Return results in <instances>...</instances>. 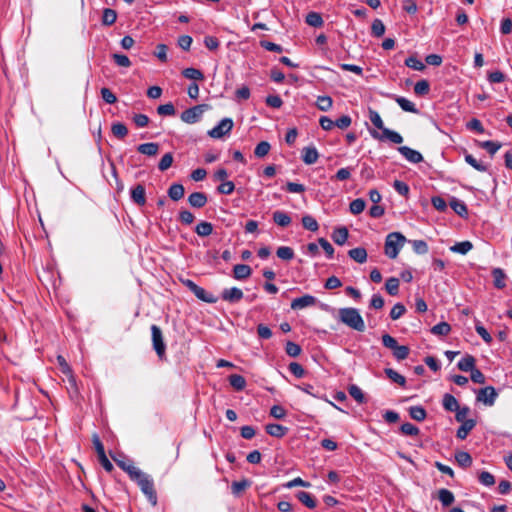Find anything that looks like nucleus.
Returning a JSON list of instances; mask_svg holds the SVG:
<instances>
[{"label": "nucleus", "mask_w": 512, "mask_h": 512, "mask_svg": "<svg viewBox=\"0 0 512 512\" xmlns=\"http://www.w3.org/2000/svg\"><path fill=\"white\" fill-rule=\"evenodd\" d=\"M473 248L472 242L466 240L462 242H457L453 246L450 247V250L454 253H459L461 255L467 254Z\"/></svg>", "instance_id": "obj_27"}, {"label": "nucleus", "mask_w": 512, "mask_h": 512, "mask_svg": "<svg viewBox=\"0 0 512 512\" xmlns=\"http://www.w3.org/2000/svg\"><path fill=\"white\" fill-rule=\"evenodd\" d=\"M131 199L139 206L146 203V193L143 185L138 184L131 190Z\"/></svg>", "instance_id": "obj_12"}, {"label": "nucleus", "mask_w": 512, "mask_h": 512, "mask_svg": "<svg viewBox=\"0 0 512 512\" xmlns=\"http://www.w3.org/2000/svg\"><path fill=\"white\" fill-rule=\"evenodd\" d=\"M117 13L115 10L106 8L103 11L102 15V24L106 26H111L116 22Z\"/></svg>", "instance_id": "obj_41"}, {"label": "nucleus", "mask_w": 512, "mask_h": 512, "mask_svg": "<svg viewBox=\"0 0 512 512\" xmlns=\"http://www.w3.org/2000/svg\"><path fill=\"white\" fill-rule=\"evenodd\" d=\"M243 296V291L237 287L224 289L221 294V298L229 303H237L243 298Z\"/></svg>", "instance_id": "obj_11"}, {"label": "nucleus", "mask_w": 512, "mask_h": 512, "mask_svg": "<svg viewBox=\"0 0 512 512\" xmlns=\"http://www.w3.org/2000/svg\"><path fill=\"white\" fill-rule=\"evenodd\" d=\"M276 254L280 259L286 260V261H289V260L293 259V257H294L293 249L288 246L279 247L276 251Z\"/></svg>", "instance_id": "obj_52"}, {"label": "nucleus", "mask_w": 512, "mask_h": 512, "mask_svg": "<svg viewBox=\"0 0 512 512\" xmlns=\"http://www.w3.org/2000/svg\"><path fill=\"white\" fill-rule=\"evenodd\" d=\"M252 274V269L249 265L246 264H236L233 267V276L237 280H243Z\"/></svg>", "instance_id": "obj_15"}, {"label": "nucleus", "mask_w": 512, "mask_h": 512, "mask_svg": "<svg viewBox=\"0 0 512 512\" xmlns=\"http://www.w3.org/2000/svg\"><path fill=\"white\" fill-rule=\"evenodd\" d=\"M348 256L357 263H365L367 261V251L363 247H356L348 251Z\"/></svg>", "instance_id": "obj_18"}, {"label": "nucleus", "mask_w": 512, "mask_h": 512, "mask_svg": "<svg viewBox=\"0 0 512 512\" xmlns=\"http://www.w3.org/2000/svg\"><path fill=\"white\" fill-rule=\"evenodd\" d=\"M399 284L400 283L398 278H388L385 283V289L390 295L395 296L399 292Z\"/></svg>", "instance_id": "obj_43"}, {"label": "nucleus", "mask_w": 512, "mask_h": 512, "mask_svg": "<svg viewBox=\"0 0 512 512\" xmlns=\"http://www.w3.org/2000/svg\"><path fill=\"white\" fill-rule=\"evenodd\" d=\"M450 207L460 217H467L468 209H467L466 204L463 201L453 197L450 201Z\"/></svg>", "instance_id": "obj_21"}, {"label": "nucleus", "mask_w": 512, "mask_h": 512, "mask_svg": "<svg viewBox=\"0 0 512 512\" xmlns=\"http://www.w3.org/2000/svg\"><path fill=\"white\" fill-rule=\"evenodd\" d=\"M370 134L374 139L379 141L389 140L394 144H401L403 142V137L398 132L388 128L383 129L381 134L377 131H370Z\"/></svg>", "instance_id": "obj_7"}, {"label": "nucleus", "mask_w": 512, "mask_h": 512, "mask_svg": "<svg viewBox=\"0 0 512 512\" xmlns=\"http://www.w3.org/2000/svg\"><path fill=\"white\" fill-rule=\"evenodd\" d=\"M339 320L348 327L358 331H365V323L356 308H340L338 311Z\"/></svg>", "instance_id": "obj_1"}, {"label": "nucleus", "mask_w": 512, "mask_h": 512, "mask_svg": "<svg viewBox=\"0 0 512 512\" xmlns=\"http://www.w3.org/2000/svg\"><path fill=\"white\" fill-rule=\"evenodd\" d=\"M398 151L410 163L417 164L423 161L422 154L408 146H400Z\"/></svg>", "instance_id": "obj_10"}, {"label": "nucleus", "mask_w": 512, "mask_h": 512, "mask_svg": "<svg viewBox=\"0 0 512 512\" xmlns=\"http://www.w3.org/2000/svg\"><path fill=\"white\" fill-rule=\"evenodd\" d=\"M369 119L372 122V124L381 131H383V129L386 128L384 127V123L379 113L371 108L369 109Z\"/></svg>", "instance_id": "obj_53"}, {"label": "nucleus", "mask_w": 512, "mask_h": 512, "mask_svg": "<svg viewBox=\"0 0 512 512\" xmlns=\"http://www.w3.org/2000/svg\"><path fill=\"white\" fill-rule=\"evenodd\" d=\"M409 353V347L404 345H398L397 348L393 350V356L399 361L406 359Z\"/></svg>", "instance_id": "obj_60"}, {"label": "nucleus", "mask_w": 512, "mask_h": 512, "mask_svg": "<svg viewBox=\"0 0 512 512\" xmlns=\"http://www.w3.org/2000/svg\"><path fill=\"white\" fill-rule=\"evenodd\" d=\"M302 225L305 229L312 231V232L317 231L319 228V225H318L317 221L315 220V218H313L310 215H305L302 217Z\"/></svg>", "instance_id": "obj_50"}, {"label": "nucleus", "mask_w": 512, "mask_h": 512, "mask_svg": "<svg viewBox=\"0 0 512 512\" xmlns=\"http://www.w3.org/2000/svg\"><path fill=\"white\" fill-rule=\"evenodd\" d=\"M395 101L406 112H411V113L418 112L417 108L415 107V104L404 97L398 96L395 98Z\"/></svg>", "instance_id": "obj_38"}, {"label": "nucleus", "mask_w": 512, "mask_h": 512, "mask_svg": "<svg viewBox=\"0 0 512 512\" xmlns=\"http://www.w3.org/2000/svg\"><path fill=\"white\" fill-rule=\"evenodd\" d=\"M306 23L312 27H321L323 25V19L318 12H309L306 15Z\"/></svg>", "instance_id": "obj_40"}, {"label": "nucleus", "mask_w": 512, "mask_h": 512, "mask_svg": "<svg viewBox=\"0 0 512 512\" xmlns=\"http://www.w3.org/2000/svg\"><path fill=\"white\" fill-rule=\"evenodd\" d=\"M371 33L375 37H381V36L384 35V33H385V26H384L383 22L380 19H375L372 22Z\"/></svg>", "instance_id": "obj_56"}, {"label": "nucleus", "mask_w": 512, "mask_h": 512, "mask_svg": "<svg viewBox=\"0 0 512 512\" xmlns=\"http://www.w3.org/2000/svg\"><path fill=\"white\" fill-rule=\"evenodd\" d=\"M130 479L138 484L141 491L147 496L148 500L153 505L157 503V495L154 488V482L148 474L139 469L138 472Z\"/></svg>", "instance_id": "obj_2"}, {"label": "nucleus", "mask_w": 512, "mask_h": 512, "mask_svg": "<svg viewBox=\"0 0 512 512\" xmlns=\"http://www.w3.org/2000/svg\"><path fill=\"white\" fill-rule=\"evenodd\" d=\"M497 396L498 394L495 388L492 386H487L478 391L476 399L477 401L482 402L487 406H492L494 405Z\"/></svg>", "instance_id": "obj_8"}, {"label": "nucleus", "mask_w": 512, "mask_h": 512, "mask_svg": "<svg viewBox=\"0 0 512 512\" xmlns=\"http://www.w3.org/2000/svg\"><path fill=\"white\" fill-rule=\"evenodd\" d=\"M319 158L318 151L315 147H305L302 150V160L307 165H312L317 162Z\"/></svg>", "instance_id": "obj_14"}, {"label": "nucleus", "mask_w": 512, "mask_h": 512, "mask_svg": "<svg viewBox=\"0 0 512 512\" xmlns=\"http://www.w3.org/2000/svg\"><path fill=\"white\" fill-rule=\"evenodd\" d=\"M251 481L243 479L241 481H234L231 485V491L235 496H239L244 490L250 487Z\"/></svg>", "instance_id": "obj_33"}, {"label": "nucleus", "mask_w": 512, "mask_h": 512, "mask_svg": "<svg viewBox=\"0 0 512 512\" xmlns=\"http://www.w3.org/2000/svg\"><path fill=\"white\" fill-rule=\"evenodd\" d=\"M479 481L484 486H493L495 484V477L488 471H482L479 474Z\"/></svg>", "instance_id": "obj_64"}, {"label": "nucleus", "mask_w": 512, "mask_h": 512, "mask_svg": "<svg viewBox=\"0 0 512 512\" xmlns=\"http://www.w3.org/2000/svg\"><path fill=\"white\" fill-rule=\"evenodd\" d=\"M116 464L125 471L129 477H133L139 470L131 461L119 460L115 457H112Z\"/></svg>", "instance_id": "obj_22"}, {"label": "nucleus", "mask_w": 512, "mask_h": 512, "mask_svg": "<svg viewBox=\"0 0 512 512\" xmlns=\"http://www.w3.org/2000/svg\"><path fill=\"white\" fill-rule=\"evenodd\" d=\"M475 358L472 355H466L457 364L458 369L464 372H471L475 368Z\"/></svg>", "instance_id": "obj_25"}, {"label": "nucleus", "mask_w": 512, "mask_h": 512, "mask_svg": "<svg viewBox=\"0 0 512 512\" xmlns=\"http://www.w3.org/2000/svg\"><path fill=\"white\" fill-rule=\"evenodd\" d=\"M195 232L201 237L209 236L213 232V225L210 222L201 221L197 224Z\"/></svg>", "instance_id": "obj_32"}, {"label": "nucleus", "mask_w": 512, "mask_h": 512, "mask_svg": "<svg viewBox=\"0 0 512 512\" xmlns=\"http://www.w3.org/2000/svg\"><path fill=\"white\" fill-rule=\"evenodd\" d=\"M494 285L497 288L505 287V274L500 268L493 270Z\"/></svg>", "instance_id": "obj_58"}, {"label": "nucleus", "mask_w": 512, "mask_h": 512, "mask_svg": "<svg viewBox=\"0 0 512 512\" xmlns=\"http://www.w3.org/2000/svg\"><path fill=\"white\" fill-rule=\"evenodd\" d=\"M317 302V299L309 294L303 295L301 297L295 298L291 302L292 310H300L310 306H314Z\"/></svg>", "instance_id": "obj_9"}, {"label": "nucleus", "mask_w": 512, "mask_h": 512, "mask_svg": "<svg viewBox=\"0 0 512 512\" xmlns=\"http://www.w3.org/2000/svg\"><path fill=\"white\" fill-rule=\"evenodd\" d=\"M185 189L182 184L173 183L168 189V196L173 201H178L184 197Z\"/></svg>", "instance_id": "obj_20"}, {"label": "nucleus", "mask_w": 512, "mask_h": 512, "mask_svg": "<svg viewBox=\"0 0 512 512\" xmlns=\"http://www.w3.org/2000/svg\"><path fill=\"white\" fill-rule=\"evenodd\" d=\"M443 407L450 412H455L459 408L457 399L451 394H445L442 401Z\"/></svg>", "instance_id": "obj_28"}, {"label": "nucleus", "mask_w": 512, "mask_h": 512, "mask_svg": "<svg viewBox=\"0 0 512 512\" xmlns=\"http://www.w3.org/2000/svg\"><path fill=\"white\" fill-rule=\"evenodd\" d=\"M173 163V155L172 153H166L162 156V158L159 161L158 169L160 171H166L168 168L171 167Z\"/></svg>", "instance_id": "obj_57"}, {"label": "nucleus", "mask_w": 512, "mask_h": 512, "mask_svg": "<svg viewBox=\"0 0 512 512\" xmlns=\"http://www.w3.org/2000/svg\"><path fill=\"white\" fill-rule=\"evenodd\" d=\"M438 499L445 507L452 505L455 501L454 494L445 488H442L438 491Z\"/></svg>", "instance_id": "obj_26"}, {"label": "nucleus", "mask_w": 512, "mask_h": 512, "mask_svg": "<svg viewBox=\"0 0 512 512\" xmlns=\"http://www.w3.org/2000/svg\"><path fill=\"white\" fill-rule=\"evenodd\" d=\"M137 151L147 156H155L159 151V144L154 142L143 143L137 147Z\"/></svg>", "instance_id": "obj_19"}, {"label": "nucleus", "mask_w": 512, "mask_h": 512, "mask_svg": "<svg viewBox=\"0 0 512 512\" xmlns=\"http://www.w3.org/2000/svg\"><path fill=\"white\" fill-rule=\"evenodd\" d=\"M349 395L355 399L358 403L362 404L365 402V396L360 387L352 384L348 387Z\"/></svg>", "instance_id": "obj_44"}, {"label": "nucleus", "mask_w": 512, "mask_h": 512, "mask_svg": "<svg viewBox=\"0 0 512 512\" xmlns=\"http://www.w3.org/2000/svg\"><path fill=\"white\" fill-rule=\"evenodd\" d=\"M267 434L273 437L282 438L286 435L288 428L280 424H267L265 427Z\"/></svg>", "instance_id": "obj_16"}, {"label": "nucleus", "mask_w": 512, "mask_h": 512, "mask_svg": "<svg viewBox=\"0 0 512 512\" xmlns=\"http://www.w3.org/2000/svg\"><path fill=\"white\" fill-rule=\"evenodd\" d=\"M349 232L346 227H338L332 233V239L337 245H344L348 239Z\"/></svg>", "instance_id": "obj_17"}, {"label": "nucleus", "mask_w": 512, "mask_h": 512, "mask_svg": "<svg viewBox=\"0 0 512 512\" xmlns=\"http://www.w3.org/2000/svg\"><path fill=\"white\" fill-rule=\"evenodd\" d=\"M208 109L207 104H200L186 109L181 113V120L188 124H194L198 122L203 113Z\"/></svg>", "instance_id": "obj_4"}, {"label": "nucleus", "mask_w": 512, "mask_h": 512, "mask_svg": "<svg viewBox=\"0 0 512 512\" xmlns=\"http://www.w3.org/2000/svg\"><path fill=\"white\" fill-rule=\"evenodd\" d=\"M400 431L402 434L408 436H417L420 433L419 428L409 422L402 424L400 427Z\"/></svg>", "instance_id": "obj_54"}, {"label": "nucleus", "mask_w": 512, "mask_h": 512, "mask_svg": "<svg viewBox=\"0 0 512 512\" xmlns=\"http://www.w3.org/2000/svg\"><path fill=\"white\" fill-rule=\"evenodd\" d=\"M476 421L474 419H469L468 421L461 424L458 428L456 436L464 440L468 436L469 432L475 427Z\"/></svg>", "instance_id": "obj_23"}, {"label": "nucleus", "mask_w": 512, "mask_h": 512, "mask_svg": "<svg viewBox=\"0 0 512 512\" xmlns=\"http://www.w3.org/2000/svg\"><path fill=\"white\" fill-rule=\"evenodd\" d=\"M230 385L237 391H241L246 387V380L239 374H232L229 376Z\"/></svg>", "instance_id": "obj_31"}, {"label": "nucleus", "mask_w": 512, "mask_h": 512, "mask_svg": "<svg viewBox=\"0 0 512 512\" xmlns=\"http://www.w3.org/2000/svg\"><path fill=\"white\" fill-rule=\"evenodd\" d=\"M405 242L406 238L401 233H389L385 241V254L390 259H395L398 256L399 251Z\"/></svg>", "instance_id": "obj_3"}, {"label": "nucleus", "mask_w": 512, "mask_h": 512, "mask_svg": "<svg viewBox=\"0 0 512 512\" xmlns=\"http://www.w3.org/2000/svg\"><path fill=\"white\" fill-rule=\"evenodd\" d=\"M235 185L232 181H223L218 187L217 191L220 194L230 195L233 193Z\"/></svg>", "instance_id": "obj_63"}, {"label": "nucleus", "mask_w": 512, "mask_h": 512, "mask_svg": "<svg viewBox=\"0 0 512 512\" xmlns=\"http://www.w3.org/2000/svg\"><path fill=\"white\" fill-rule=\"evenodd\" d=\"M430 85L427 80H420L414 86V92L417 95L423 96L429 93Z\"/></svg>", "instance_id": "obj_55"}, {"label": "nucleus", "mask_w": 512, "mask_h": 512, "mask_svg": "<svg viewBox=\"0 0 512 512\" xmlns=\"http://www.w3.org/2000/svg\"><path fill=\"white\" fill-rule=\"evenodd\" d=\"M234 123L231 118H223L218 125L208 131V135L213 139H220L228 135L233 129Z\"/></svg>", "instance_id": "obj_5"}, {"label": "nucleus", "mask_w": 512, "mask_h": 512, "mask_svg": "<svg viewBox=\"0 0 512 512\" xmlns=\"http://www.w3.org/2000/svg\"><path fill=\"white\" fill-rule=\"evenodd\" d=\"M409 415L416 421H424L427 413L422 406H412L409 408Z\"/></svg>", "instance_id": "obj_37"}, {"label": "nucleus", "mask_w": 512, "mask_h": 512, "mask_svg": "<svg viewBox=\"0 0 512 512\" xmlns=\"http://www.w3.org/2000/svg\"><path fill=\"white\" fill-rule=\"evenodd\" d=\"M316 106L320 111H329L333 106V100L330 96H318Z\"/></svg>", "instance_id": "obj_34"}, {"label": "nucleus", "mask_w": 512, "mask_h": 512, "mask_svg": "<svg viewBox=\"0 0 512 512\" xmlns=\"http://www.w3.org/2000/svg\"><path fill=\"white\" fill-rule=\"evenodd\" d=\"M405 65L407 67L412 68L417 71H422L425 68V65L423 64V62L414 56L408 57L405 60Z\"/></svg>", "instance_id": "obj_61"}, {"label": "nucleus", "mask_w": 512, "mask_h": 512, "mask_svg": "<svg viewBox=\"0 0 512 512\" xmlns=\"http://www.w3.org/2000/svg\"><path fill=\"white\" fill-rule=\"evenodd\" d=\"M208 199L203 192H193L188 197L189 204L194 208H202L206 205Z\"/></svg>", "instance_id": "obj_13"}, {"label": "nucleus", "mask_w": 512, "mask_h": 512, "mask_svg": "<svg viewBox=\"0 0 512 512\" xmlns=\"http://www.w3.org/2000/svg\"><path fill=\"white\" fill-rule=\"evenodd\" d=\"M113 135L119 139H123L128 134V129L123 123H114L111 127Z\"/></svg>", "instance_id": "obj_47"}, {"label": "nucleus", "mask_w": 512, "mask_h": 512, "mask_svg": "<svg viewBox=\"0 0 512 512\" xmlns=\"http://www.w3.org/2000/svg\"><path fill=\"white\" fill-rule=\"evenodd\" d=\"M296 497L303 505H305L309 509H314L317 505L314 497L308 492L299 491L296 494Z\"/></svg>", "instance_id": "obj_24"}, {"label": "nucleus", "mask_w": 512, "mask_h": 512, "mask_svg": "<svg viewBox=\"0 0 512 512\" xmlns=\"http://www.w3.org/2000/svg\"><path fill=\"white\" fill-rule=\"evenodd\" d=\"M270 148H271V146L267 141H261L255 147L254 154L258 158H263L269 153Z\"/></svg>", "instance_id": "obj_48"}, {"label": "nucleus", "mask_w": 512, "mask_h": 512, "mask_svg": "<svg viewBox=\"0 0 512 512\" xmlns=\"http://www.w3.org/2000/svg\"><path fill=\"white\" fill-rule=\"evenodd\" d=\"M385 374L387 377L392 380L393 382L399 384L400 386H405L406 379L404 376L393 370L392 368H386Z\"/></svg>", "instance_id": "obj_46"}, {"label": "nucleus", "mask_w": 512, "mask_h": 512, "mask_svg": "<svg viewBox=\"0 0 512 512\" xmlns=\"http://www.w3.org/2000/svg\"><path fill=\"white\" fill-rule=\"evenodd\" d=\"M450 331L451 326L447 322H440L431 328V333L439 336H446Z\"/></svg>", "instance_id": "obj_42"}, {"label": "nucleus", "mask_w": 512, "mask_h": 512, "mask_svg": "<svg viewBox=\"0 0 512 512\" xmlns=\"http://www.w3.org/2000/svg\"><path fill=\"white\" fill-rule=\"evenodd\" d=\"M273 220L281 227H286L291 223V217L287 213L279 210L273 213Z\"/></svg>", "instance_id": "obj_30"}, {"label": "nucleus", "mask_w": 512, "mask_h": 512, "mask_svg": "<svg viewBox=\"0 0 512 512\" xmlns=\"http://www.w3.org/2000/svg\"><path fill=\"white\" fill-rule=\"evenodd\" d=\"M465 161L472 166L474 169L480 172L487 171V166L482 164L480 161H478L473 155L466 154L465 155Z\"/></svg>", "instance_id": "obj_51"}, {"label": "nucleus", "mask_w": 512, "mask_h": 512, "mask_svg": "<svg viewBox=\"0 0 512 512\" xmlns=\"http://www.w3.org/2000/svg\"><path fill=\"white\" fill-rule=\"evenodd\" d=\"M365 207L366 202L362 198H357L350 203L349 210L352 214L358 215L364 211Z\"/></svg>", "instance_id": "obj_45"}, {"label": "nucleus", "mask_w": 512, "mask_h": 512, "mask_svg": "<svg viewBox=\"0 0 512 512\" xmlns=\"http://www.w3.org/2000/svg\"><path fill=\"white\" fill-rule=\"evenodd\" d=\"M57 360L61 367V371L69 377V382L71 383V385L75 386V384H76L75 378L72 375V370H71L70 366L67 364L65 358L63 356H58Z\"/></svg>", "instance_id": "obj_39"}, {"label": "nucleus", "mask_w": 512, "mask_h": 512, "mask_svg": "<svg viewBox=\"0 0 512 512\" xmlns=\"http://www.w3.org/2000/svg\"><path fill=\"white\" fill-rule=\"evenodd\" d=\"M455 459L459 466L467 468L472 464V457L468 452L459 451L455 454Z\"/></svg>", "instance_id": "obj_36"}, {"label": "nucleus", "mask_w": 512, "mask_h": 512, "mask_svg": "<svg viewBox=\"0 0 512 512\" xmlns=\"http://www.w3.org/2000/svg\"><path fill=\"white\" fill-rule=\"evenodd\" d=\"M285 351L290 357H297L300 355L302 349L297 343L288 341L286 343Z\"/></svg>", "instance_id": "obj_59"}, {"label": "nucleus", "mask_w": 512, "mask_h": 512, "mask_svg": "<svg viewBox=\"0 0 512 512\" xmlns=\"http://www.w3.org/2000/svg\"><path fill=\"white\" fill-rule=\"evenodd\" d=\"M409 242L416 254L423 255L428 252V245L424 240H411Z\"/></svg>", "instance_id": "obj_49"}, {"label": "nucleus", "mask_w": 512, "mask_h": 512, "mask_svg": "<svg viewBox=\"0 0 512 512\" xmlns=\"http://www.w3.org/2000/svg\"><path fill=\"white\" fill-rule=\"evenodd\" d=\"M153 348L160 359L165 357L166 345L164 343L162 331L157 325L151 326Z\"/></svg>", "instance_id": "obj_6"}, {"label": "nucleus", "mask_w": 512, "mask_h": 512, "mask_svg": "<svg viewBox=\"0 0 512 512\" xmlns=\"http://www.w3.org/2000/svg\"><path fill=\"white\" fill-rule=\"evenodd\" d=\"M406 312V308L403 304L397 303L395 304L391 311H390V317L392 320H397L400 317H402Z\"/></svg>", "instance_id": "obj_62"}, {"label": "nucleus", "mask_w": 512, "mask_h": 512, "mask_svg": "<svg viewBox=\"0 0 512 512\" xmlns=\"http://www.w3.org/2000/svg\"><path fill=\"white\" fill-rule=\"evenodd\" d=\"M182 75L187 78L194 81H203L204 80V74L196 69V68H186L182 71Z\"/></svg>", "instance_id": "obj_35"}, {"label": "nucleus", "mask_w": 512, "mask_h": 512, "mask_svg": "<svg viewBox=\"0 0 512 512\" xmlns=\"http://www.w3.org/2000/svg\"><path fill=\"white\" fill-rule=\"evenodd\" d=\"M193 294L200 300L206 302V303H215L216 298L211 294L208 293L204 288L197 286L195 290L193 291Z\"/></svg>", "instance_id": "obj_29"}]
</instances>
